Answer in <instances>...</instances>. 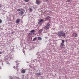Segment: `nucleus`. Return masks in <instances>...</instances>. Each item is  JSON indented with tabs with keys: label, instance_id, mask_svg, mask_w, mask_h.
Segmentation results:
<instances>
[{
	"label": "nucleus",
	"instance_id": "obj_1",
	"mask_svg": "<svg viewBox=\"0 0 79 79\" xmlns=\"http://www.w3.org/2000/svg\"><path fill=\"white\" fill-rule=\"evenodd\" d=\"M58 35L60 37H63L65 38L66 37V33L64 32L63 31H61L58 32Z\"/></svg>",
	"mask_w": 79,
	"mask_h": 79
},
{
	"label": "nucleus",
	"instance_id": "obj_2",
	"mask_svg": "<svg viewBox=\"0 0 79 79\" xmlns=\"http://www.w3.org/2000/svg\"><path fill=\"white\" fill-rule=\"evenodd\" d=\"M50 25V24L49 23H47V25L44 27V28L46 29V30H47V29H48V28H49Z\"/></svg>",
	"mask_w": 79,
	"mask_h": 79
},
{
	"label": "nucleus",
	"instance_id": "obj_3",
	"mask_svg": "<svg viewBox=\"0 0 79 79\" xmlns=\"http://www.w3.org/2000/svg\"><path fill=\"white\" fill-rule=\"evenodd\" d=\"M36 3L37 5H40L41 3H42V1L40 0H36Z\"/></svg>",
	"mask_w": 79,
	"mask_h": 79
},
{
	"label": "nucleus",
	"instance_id": "obj_4",
	"mask_svg": "<svg viewBox=\"0 0 79 79\" xmlns=\"http://www.w3.org/2000/svg\"><path fill=\"white\" fill-rule=\"evenodd\" d=\"M64 46H65V45H64V43H60V48H64Z\"/></svg>",
	"mask_w": 79,
	"mask_h": 79
},
{
	"label": "nucleus",
	"instance_id": "obj_5",
	"mask_svg": "<svg viewBox=\"0 0 79 79\" xmlns=\"http://www.w3.org/2000/svg\"><path fill=\"white\" fill-rule=\"evenodd\" d=\"M73 37H77V34L73 33Z\"/></svg>",
	"mask_w": 79,
	"mask_h": 79
},
{
	"label": "nucleus",
	"instance_id": "obj_6",
	"mask_svg": "<svg viewBox=\"0 0 79 79\" xmlns=\"http://www.w3.org/2000/svg\"><path fill=\"white\" fill-rule=\"evenodd\" d=\"M44 20L42 19H41L39 21V22L38 23L39 24H42V22H43L44 21Z\"/></svg>",
	"mask_w": 79,
	"mask_h": 79
},
{
	"label": "nucleus",
	"instance_id": "obj_7",
	"mask_svg": "<svg viewBox=\"0 0 79 79\" xmlns=\"http://www.w3.org/2000/svg\"><path fill=\"white\" fill-rule=\"evenodd\" d=\"M20 22V20L19 19H17L16 21V24H18V23H19Z\"/></svg>",
	"mask_w": 79,
	"mask_h": 79
},
{
	"label": "nucleus",
	"instance_id": "obj_8",
	"mask_svg": "<svg viewBox=\"0 0 79 79\" xmlns=\"http://www.w3.org/2000/svg\"><path fill=\"white\" fill-rule=\"evenodd\" d=\"M50 17L49 16H48L47 17L45 18V21H48L49 19H50Z\"/></svg>",
	"mask_w": 79,
	"mask_h": 79
},
{
	"label": "nucleus",
	"instance_id": "obj_9",
	"mask_svg": "<svg viewBox=\"0 0 79 79\" xmlns=\"http://www.w3.org/2000/svg\"><path fill=\"white\" fill-rule=\"evenodd\" d=\"M42 31H43V29H41L38 32L39 34H41L42 32Z\"/></svg>",
	"mask_w": 79,
	"mask_h": 79
},
{
	"label": "nucleus",
	"instance_id": "obj_10",
	"mask_svg": "<svg viewBox=\"0 0 79 79\" xmlns=\"http://www.w3.org/2000/svg\"><path fill=\"white\" fill-rule=\"evenodd\" d=\"M21 72L22 73H23V74H24V73H26V70H25L24 69L22 70Z\"/></svg>",
	"mask_w": 79,
	"mask_h": 79
},
{
	"label": "nucleus",
	"instance_id": "obj_11",
	"mask_svg": "<svg viewBox=\"0 0 79 79\" xmlns=\"http://www.w3.org/2000/svg\"><path fill=\"white\" fill-rule=\"evenodd\" d=\"M19 13L20 14L22 15H24V11H20Z\"/></svg>",
	"mask_w": 79,
	"mask_h": 79
},
{
	"label": "nucleus",
	"instance_id": "obj_12",
	"mask_svg": "<svg viewBox=\"0 0 79 79\" xmlns=\"http://www.w3.org/2000/svg\"><path fill=\"white\" fill-rule=\"evenodd\" d=\"M38 40H42V38L40 37H38Z\"/></svg>",
	"mask_w": 79,
	"mask_h": 79
},
{
	"label": "nucleus",
	"instance_id": "obj_13",
	"mask_svg": "<svg viewBox=\"0 0 79 79\" xmlns=\"http://www.w3.org/2000/svg\"><path fill=\"white\" fill-rule=\"evenodd\" d=\"M35 32V30H32L31 31H30V32L31 33H34V32Z\"/></svg>",
	"mask_w": 79,
	"mask_h": 79
},
{
	"label": "nucleus",
	"instance_id": "obj_14",
	"mask_svg": "<svg viewBox=\"0 0 79 79\" xmlns=\"http://www.w3.org/2000/svg\"><path fill=\"white\" fill-rule=\"evenodd\" d=\"M37 76H41V73H37Z\"/></svg>",
	"mask_w": 79,
	"mask_h": 79
},
{
	"label": "nucleus",
	"instance_id": "obj_15",
	"mask_svg": "<svg viewBox=\"0 0 79 79\" xmlns=\"http://www.w3.org/2000/svg\"><path fill=\"white\" fill-rule=\"evenodd\" d=\"M37 37H35L34 39H33V41H35L37 40Z\"/></svg>",
	"mask_w": 79,
	"mask_h": 79
},
{
	"label": "nucleus",
	"instance_id": "obj_16",
	"mask_svg": "<svg viewBox=\"0 0 79 79\" xmlns=\"http://www.w3.org/2000/svg\"><path fill=\"white\" fill-rule=\"evenodd\" d=\"M25 2H30L31 0H24Z\"/></svg>",
	"mask_w": 79,
	"mask_h": 79
},
{
	"label": "nucleus",
	"instance_id": "obj_17",
	"mask_svg": "<svg viewBox=\"0 0 79 79\" xmlns=\"http://www.w3.org/2000/svg\"><path fill=\"white\" fill-rule=\"evenodd\" d=\"M29 10L30 11H32V9L31 8L29 9Z\"/></svg>",
	"mask_w": 79,
	"mask_h": 79
},
{
	"label": "nucleus",
	"instance_id": "obj_18",
	"mask_svg": "<svg viewBox=\"0 0 79 79\" xmlns=\"http://www.w3.org/2000/svg\"><path fill=\"white\" fill-rule=\"evenodd\" d=\"M62 43V44H64V40H62V43Z\"/></svg>",
	"mask_w": 79,
	"mask_h": 79
},
{
	"label": "nucleus",
	"instance_id": "obj_19",
	"mask_svg": "<svg viewBox=\"0 0 79 79\" xmlns=\"http://www.w3.org/2000/svg\"><path fill=\"white\" fill-rule=\"evenodd\" d=\"M21 11V9H19L17 10V11Z\"/></svg>",
	"mask_w": 79,
	"mask_h": 79
},
{
	"label": "nucleus",
	"instance_id": "obj_20",
	"mask_svg": "<svg viewBox=\"0 0 79 79\" xmlns=\"http://www.w3.org/2000/svg\"><path fill=\"white\" fill-rule=\"evenodd\" d=\"M2 23V19H0V24H1Z\"/></svg>",
	"mask_w": 79,
	"mask_h": 79
},
{
	"label": "nucleus",
	"instance_id": "obj_21",
	"mask_svg": "<svg viewBox=\"0 0 79 79\" xmlns=\"http://www.w3.org/2000/svg\"><path fill=\"white\" fill-rule=\"evenodd\" d=\"M67 2H71V0H67Z\"/></svg>",
	"mask_w": 79,
	"mask_h": 79
},
{
	"label": "nucleus",
	"instance_id": "obj_22",
	"mask_svg": "<svg viewBox=\"0 0 79 79\" xmlns=\"http://www.w3.org/2000/svg\"><path fill=\"white\" fill-rule=\"evenodd\" d=\"M49 11L50 13H52V12H51L50 11Z\"/></svg>",
	"mask_w": 79,
	"mask_h": 79
},
{
	"label": "nucleus",
	"instance_id": "obj_23",
	"mask_svg": "<svg viewBox=\"0 0 79 79\" xmlns=\"http://www.w3.org/2000/svg\"><path fill=\"white\" fill-rule=\"evenodd\" d=\"M12 34H14V32H12Z\"/></svg>",
	"mask_w": 79,
	"mask_h": 79
},
{
	"label": "nucleus",
	"instance_id": "obj_24",
	"mask_svg": "<svg viewBox=\"0 0 79 79\" xmlns=\"http://www.w3.org/2000/svg\"><path fill=\"white\" fill-rule=\"evenodd\" d=\"M0 7H2V6L1 5V4H0Z\"/></svg>",
	"mask_w": 79,
	"mask_h": 79
},
{
	"label": "nucleus",
	"instance_id": "obj_25",
	"mask_svg": "<svg viewBox=\"0 0 79 79\" xmlns=\"http://www.w3.org/2000/svg\"><path fill=\"white\" fill-rule=\"evenodd\" d=\"M1 53H2V52H0V54H1Z\"/></svg>",
	"mask_w": 79,
	"mask_h": 79
},
{
	"label": "nucleus",
	"instance_id": "obj_26",
	"mask_svg": "<svg viewBox=\"0 0 79 79\" xmlns=\"http://www.w3.org/2000/svg\"><path fill=\"white\" fill-rule=\"evenodd\" d=\"M46 1H48V0H45Z\"/></svg>",
	"mask_w": 79,
	"mask_h": 79
},
{
	"label": "nucleus",
	"instance_id": "obj_27",
	"mask_svg": "<svg viewBox=\"0 0 79 79\" xmlns=\"http://www.w3.org/2000/svg\"><path fill=\"white\" fill-rule=\"evenodd\" d=\"M15 67H13V68H15Z\"/></svg>",
	"mask_w": 79,
	"mask_h": 79
},
{
	"label": "nucleus",
	"instance_id": "obj_28",
	"mask_svg": "<svg viewBox=\"0 0 79 79\" xmlns=\"http://www.w3.org/2000/svg\"><path fill=\"white\" fill-rule=\"evenodd\" d=\"M0 69H1V67H0Z\"/></svg>",
	"mask_w": 79,
	"mask_h": 79
}]
</instances>
